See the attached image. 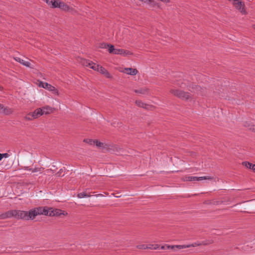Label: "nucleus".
Segmentation results:
<instances>
[{
  "mask_svg": "<svg viewBox=\"0 0 255 255\" xmlns=\"http://www.w3.org/2000/svg\"><path fill=\"white\" fill-rule=\"evenodd\" d=\"M11 217H14L18 219L28 221V211L16 210L10 211L3 215L2 218H10Z\"/></svg>",
  "mask_w": 255,
  "mask_h": 255,
  "instance_id": "1",
  "label": "nucleus"
},
{
  "mask_svg": "<svg viewBox=\"0 0 255 255\" xmlns=\"http://www.w3.org/2000/svg\"><path fill=\"white\" fill-rule=\"evenodd\" d=\"M177 85L182 88H184L187 86L191 92L199 96H202L205 90V89L201 88L200 86L193 84L187 86V81L186 80H184V82L181 84L179 82H178Z\"/></svg>",
  "mask_w": 255,
  "mask_h": 255,
  "instance_id": "2",
  "label": "nucleus"
},
{
  "mask_svg": "<svg viewBox=\"0 0 255 255\" xmlns=\"http://www.w3.org/2000/svg\"><path fill=\"white\" fill-rule=\"evenodd\" d=\"M46 207H39L33 208L28 211V220H33L38 215H47Z\"/></svg>",
  "mask_w": 255,
  "mask_h": 255,
  "instance_id": "3",
  "label": "nucleus"
},
{
  "mask_svg": "<svg viewBox=\"0 0 255 255\" xmlns=\"http://www.w3.org/2000/svg\"><path fill=\"white\" fill-rule=\"evenodd\" d=\"M170 92L174 96L182 100L191 101L192 99V95L188 92L174 89H171Z\"/></svg>",
  "mask_w": 255,
  "mask_h": 255,
  "instance_id": "4",
  "label": "nucleus"
},
{
  "mask_svg": "<svg viewBox=\"0 0 255 255\" xmlns=\"http://www.w3.org/2000/svg\"><path fill=\"white\" fill-rule=\"evenodd\" d=\"M213 242V240H210L208 242H203L202 244H196L194 243L193 244H189L187 245H176V246H170V245H167L166 248L167 249H172L174 251H175L176 249L181 250L182 249H185V248H188L191 247H194L200 245L201 244L206 245L208 244H212Z\"/></svg>",
  "mask_w": 255,
  "mask_h": 255,
  "instance_id": "5",
  "label": "nucleus"
},
{
  "mask_svg": "<svg viewBox=\"0 0 255 255\" xmlns=\"http://www.w3.org/2000/svg\"><path fill=\"white\" fill-rule=\"evenodd\" d=\"M41 109L37 108L33 112L28 113L24 118L27 121H32L41 116Z\"/></svg>",
  "mask_w": 255,
  "mask_h": 255,
  "instance_id": "6",
  "label": "nucleus"
},
{
  "mask_svg": "<svg viewBox=\"0 0 255 255\" xmlns=\"http://www.w3.org/2000/svg\"><path fill=\"white\" fill-rule=\"evenodd\" d=\"M92 65L91 69L100 72L107 78H111V74L105 68L97 64H92Z\"/></svg>",
  "mask_w": 255,
  "mask_h": 255,
  "instance_id": "7",
  "label": "nucleus"
},
{
  "mask_svg": "<svg viewBox=\"0 0 255 255\" xmlns=\"http://www.w3.org/2000/svg\"><path fill=\"white\" fill-rule=\"evenodd\" d=\"M56 3V5L54 6V8L57 7L62 10L70 11L72 13L74 12V10L73 9V8H71L69 5L64 3L63 2L60 0H57Z\"/></svg>",
  "mask_w": 255,
  "mask_h": 255,
  "instance_id": "8",
  "label": "nucleus"
},
{
  "mask_svg": "<svg viewBox=\"0 0 255 255\" xmlns=\"http://www.w3.org/2000/svg\"><path fill=\"white\" fill-rule=\"evenodd\" d=\"M213 178L210 176H186L183 177V180L184 181H201L202 180H211Z\"/></svg>",
  "mask_w": 255,
  "mask_h": 255,
  "instance_id": "9",
  "label": "nucleus"
},
{
  "mask_svg": "<svg viewBox=\"0 0 255 255\" xmlns=\"http://www.w3.org/2000/svg\"><path fill=\"white\" fill-rule=\"evenodd\" d=\"M39 86L40 87H42L45 89H47L50 91H51L53 93H57V91L55 89V88L46 82H40L39 83Z\"/></svg>",
  "mask_w": 255,
  "mask_h": 255,
  "instance_id": "10",
  "label": "nucleus"
},
{
  "mask_svg": "<svg viewBox=\"0 0 255 255\" xmlns=\"http://www.w3.org/2000/svg\"><path fill=\"white\" fill-rule=\"evenodd\" d=\"M46 210L48 213L47 216H59L61 214H64L63 213H62V210L59 209L53 210L51 208H48L46 207Z\"/></svg>",
  "mask_w": 255,
  "mask_h": 255,
  "instance_id": "11",
  "label": "nucleus"
},
{
  "mask_svg": "<svg viewBox=\"0 0 255 255\" xmlns=\"http://www.w3.org/2000/svg\"><path fill=\"white\" fill-rule=\"evenodd\" d=\"M115 54L128 56L132 55V53L128 50H126L123 49H116Z\"/></svg>",
  "mask_w": 255,
  "mask_h": 255,
  "instance_id": "12",
  "label": "nucleus"
},
{
  "mask_svg": "<svg viewBox=\"0 0 255 255\" xmlns=\"http://www.w3.org/2000/svg\"><path fill=\"white\" fill-rule=\"evenodd\" d=\"M12 113V110L11 109L0 104V113L5 115H9Z\"/></svg>",
  "mask_w": 255,
  "mask_h": 255,
  "instance_id": "13",
  "label": "nucleus"
},
{
  "mask_svg": "<svg viewBox=\"0 0 255 255\" xmlns=\"http://www.w3.org/2000/svg\"><path fill=\"white\" fill-rule=\"evenodd\" d=\"M122 72L130 75H135L137 73V70L136 69L131 68H126L122 71Z\"/></svg>",
  "mask_w": 255,
  "mask_h": 255,
  "instance_id": "14",
  "label": "nucleus"
},
{
  "mask_svg": "<svg viewBox=\"0 0 255 255\" xmlns=\"http://www.w3.org/2000/svg\"><path fill=\"white\" fill-rule=\"evenodd\" d=\"M41 110V115H48L49 114L53 112V108L49 106H46L45 107H43L42 108H40Z\"/></svg>",
  "mask_w": 255,
  "mask_h": 255,
  "instance_id": "15",
  "label": "nucleus"
},
{
  "mask_svg": "<svg viewBox=\"0 0 255 255\" xmlns=\"http://www.w3.org/2000/svg\"><path fill=\"white\" fill-rule=\"evenodd\" d=\"M14 60L20 63L22 65H23L27 67H31V64L28 61H26V60L22 59L21 58L18 57H14Z\"/></svg>",
  "mask_w": 255,
  "mask_h": 255,
  "instance_id": "16",
  "label": "nucleus"
},
{
  "mask_svg": "<svg viewBox=\"0 0 255 255\" xmlns=\"http://www.w3.org/2000/svg\"><path fill=\"white\" fill-rule=\"evenodd\" d=\"M102 48L108 47V51L110 53L115 54V52L117 48H115L114 46L112 44L104 43L102 44Z\"/></svg>",
  "mask_w": 255,
  "mask_h": 255,
  "instance_id": "17",
  "label": "nucleus"
},
{
  "mask_svg": "<svg viewBox=\"0 0 255 255\" xmlns=\"http://www.w3.org/2000/svg\"><path fill=\"white\" fill-rule=\"evenodd\" d=\"M80 62L84 66L89 67L90 68L92 67V64H95L94 63L85 59H81Z\"/></svg>",
  "mask_w": 255,
  "mask_h": 255,
  "instance_id": "18",
  "label": "nucleus"
},
{
  "mask_svg": "<svg viewBox=\"0 0 255 255\" xmlns=\"http://www.w3.org/2000/svg\"><path fill=\"white\" fill-rule=\"evenodd\" d=\"M136 104L139 107H141V108H144V109H146L147 110L150 109V107L149 105L143 103L141 101H136Z\"/></svg>",
  "mask_w": 255,
  "mask_h": 255,
  "instance_id": "19",
  "label": "nucleus"
},
{
  "mask_svg": "<svg viewBox=\"0 0 255 255\" xmlns=\"http://www.w3.org/2000/svg\"><path fill=\"white\" fill-rule=\"evenodd\" d=\"M23 169L24 170L30 171H31L32 172H33V173L36 172H41V168H30L28 166H24V167H23Z\"/></svg>",
  "mask_w": 255,
  "mask_h": 255,
  "instance_id": "20",
  "label": "nucleus"
},
{
  "mask_svg": "<svg viewBox=\"0 0 255 255\" xmlns=\"http://www.w3.org/2000/svg\"><path fill=\"white\" fill-rule=\"evenodd\" d=\"M144 3H147L149 6L151 7H154L156 5L158 6V3L154 1V0H145Z\"/></svg>",
  "mask_w": 255,
  "mask_h": 255,
  "instance_id": "21",
  "label": "nucleus"
},
{
  "mask_svg": "<svg viewBox=\"0 0 255 255\" xmlns=\"http://www.w3.org/2000/svg\"><path fill=\"white\" fill-rule=\"evenodd\" d=\"M91 195L90 194H88L85 192H81L77 195V197L79 198H83L85 197H90Z\"/></svg>",
  "mask_w": 255,
  "mask_h": 255,
  "instance_id": "22",
  "label": "nucleus"
},
{
  "mask_svg": "<svg viewBox=\"0 0 255 255\" xmlns=\"http://www.w3.org/2000/svg\"><path fill=\"white\" fill-rule=\"evenodd\" d=\"M45 2L51 7H54V5H56V2L57 0H45Z\"/></svg>",
  "mask_w": 255,
  "mask_h": 255,
  "instance_id": "23",
  "label": "nucleus"
},
{
  "mask_svg": "<svg viewBox=\"0 0 255 255\" xmlns=\"http://www.w3.org/2000/svg\"><path fill=\"white\" fill-rule=\"evenodd\" d=\"M242 164L246 167L247 168L251 169H252V166H253V164L249 162L248 161H244L242 163Z\"/></svg>",
  "mask_w": 255,
  "mask_h": 255,
  "instance_id": "24",
  "label": "nucleus"
},
{
  "mask_svg": "<svg viewBox=\"0 0 255 255\" xmlns=\"http://www.w3.org/2000/svg\"><path fill=\"white\" fill-rule=\"evenodd\" d=\"M136 93H139L141 94H146L148 93V90L147 89H141L140 90H136Z\"/></svg>",
  "mask_w": 255,
  "mask_h": 255,
  "instance_id": "25",
  "label": "nucleus"
},
{
  "mask_svg": "<svg viewBox=\"0 0 255 255\" xmlns=\"http://www.w3.org/2000/svg\"><path fill=\"white\" fill-rule=\"evenodd\" d=\"M147 249L151 250H157L159 249V246L158 245H147Z\"/></svg>",
  "mask_w": 255,
  "mask_h": 255,
  "instance_id": "26",
  "label": "nucleus"
},
{
  "mask_svg": "<svg viewBox=\"0 0 255 255\" xmlns=\"http://www.w3.org/2000/svg\"><path fill=\"white\" fill-rule=\"evenodd\" d=\"M94 144L96 145L97 147L99 148H102L103 147V143L100 142L97 140H95V141H94Z\"/></svg>",
  "mask_w": 255,
  "mask_h": 255,
  "instance_id": "27",
  "label": "nucleus"
},
{
  "mask_svg": "<svg viewBox=\"0 0 255 255\" xmlns=\"http://www.w3.org/2000/svg\"><path fill=\"white\" fill-rule=\"evenodd\" d=\"M54 171L52 169H48L44 171V174L45 175H51L54 174Z\"/></svg>",
  "mask_w": 255,
  "mask_h": 255,
  "instance_id": "28",
  "label": "nucleus"
},
{
  "mask_svg": "<svg viewBox=\"0 0 255 255\" xmlns=\"http://www.w3.org/2000/svg\"><path fill=\"white\" fill-rule=\"evenodd\" d=\"M54 171L52 169H48L44 171V174L45 175H51L54 174Z\"/></svg>",
  "mask_w": 255,
  "mask_h": 255,
  "instance_id": "29",
  "label": "nucleus"
},
{
  "mask_svg": "<svg viewBox=\"0 0 255 255\" xmlns=\"http://www.w3.org/2000/svg\"><path fill=\"white\" fill-rule=\"evenodd\" d=\"M137 248L139 249H147V245H139L137 246Z\"/></svg>",
  "mask_w": 255,
  "mask_h": 255,
  "instance_id": "30",
  "label": "nucleus"
},
{
  "mask_svg": "<svg viewBox=\"0 0 255 255\" xmlns=\"http://www.w3.org/2000/svg\"><path fill=\"white\" fill-rule=\"evenodd\" d=\"M95 140H92V139H85L84 140V141L87 142V143H88L89 144L92 145V144H94V141H95Z\"/></svg>",
  "mask_w": 255,
  "mask_h": 255,
  "instance_id": "31",
  "label": "nucleus"
},
{
  "mask_svg": "<svg viewBox=\"0 0 255 255\" xmlns=\"http://www.w3.org/2000/svg\"><path fill=\"white\" fill-rule=\"evenodd\" d=\"M1 158H8L10 155L8 153H0Z\"/></svg>",
  "mask_w": 255,
  "mask_h": 255,
  "instance_id": "32",
  "label": "nucleus"
},
{
  "mask_svg": "<svg viewBox=\"0 0 255 255\" xmlns=\"http://www.w3.org/2000/svg\"><path fill=\"white\" fill-rule=\"evenodd\" d=\"M63 172V169H60V170L56 173V175L57 176H64V174H62V173Z\"/></svg>",
  "mask_w": 255,
  "mask_h": 255,
  "instance_id": "33",
  "label": "nucleus"
},
{
  "mask_svg": "<svg viewBox=\"0 0 255 255\" xmlns=\"http://www.w3.org/2000/svg\"><path fill=\"white\" fill-rule=\"evenodd\" d=\"M159 0L166 3V4L170 2V0Z\"/></svg>",
  "mask_w": 255,
  "mask_h": 255,
  "instance_id": "34",
  "label": "nucleus"
},
{
  "mask_svg": "<svg viewBox=\"0 0 255 255\" xmlns=\"http://www.w3.org/2000/svg\"><path fill=\"white\" fill-rule=\"evenodd\" d=\"M166 246L167 245H165V246H161L160 248L159 247V249H161V250H166V249H167V248H166Z\"/></svg>",
  "mask_w": 255,
  "mask_h": 255,
  "instance_id": "35",
  "label": "nucleus"
},
{
  "mask_svg": "<svg viewBox=\"0 0 255 255\" xmlns=\"http://www.w3.org/2000/svg\"><path fill=\"white\" fill-rule=\"evenodd\" d=\"M252 170L255 173V164L252 166Z\"/></svg>",
  "mask_w": 255,
  "mask_h": 255,
  "instance_id": "36",
  "label": "nucleus"
},
{
  "mask_svg": "<svg viewBox=\"0 0 255 255\" xmlns=\"http://www.w3.org/2000/svg\"><path fill=\"white\" fill-rule=\"evenodd\" d=\"M96 197L102 196V195L101 194H99L96 195Z\"/></svg>",
  "mask_w": 255,
  "mask_h": 255,
  "instance_id": "37",
  "label": "nucleus"
},
{
  "mask_svg": "<svg viewBox=\"0 0 255 255\" xmlns=\"http://www.w3.org/2000/svg\"><path fill=\"white\" fill-rule=\"evenodd\" d=\"M253 129L255 131V127Z\"/></svg>",
  "mask_w": 255,
  "mask_h": 255,
  "instance_id": "38",
  "label": "nucleus"
},
{
  "mask_svg": "<svg viewBox=\"0 0 255 255\" xmlns=\"http://www.w3.org/2000/svg\"><path fill=\"white\" fill-rule=\"evenodd\" d=\"M254 28L255 29V25H254Z\"/></svg>",
  "mask_w": 255,
  "mask_h": 255,
  "instance_id": "39",
  "label": "nucleus"
}]
</instances>
